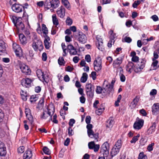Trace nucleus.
<instances>
[{
	"label": "nucleus",
	"mask_w": 159,
	"mask_h": 159,
	"mask_svg": "<svg viewBox=\"0 0 159 159\" xmlns=\"http://www.w3.org/2000/svg\"><path fill=\"white\" fill-rule=\"evenodd\" d=\"M45 6L48 9H49L50 7H52L51 1L49 0V1L46 0L44 3Z\"/></svg>",
	"instance_id": "obj_46"
},
{
	"label": "nucleus",
	"mask_w": 159,
	"mask_h": 159,
	"mask_svg": "<svg viewBox=\"0 0 159 159\" xmlns=\"http://www.w3.org/2000/svg\"><path fill=\"white\" fill-rule=\"evenodd\" d=\"M140 2L138 0L135 1L134 3H133L132 5V6L134 8H136L138 5L140 4Z\"/></svg>",
	"instance_id": "obj_59"
},
{
	"label": "nucleus",
	"mask_w": 159,
	"mask_h": 159,
	"mask_svg": "<svg viewBox=\"0 0 159 159\" xmlns=\"http://www.w3.org/2000/svg\"><path fill=\"white\" fill-rule=\"evenodd\" d=\"M86 92L87 96L92 99L94 95V86L92 84H87L86 85Z\"/></svg>",
	"instance_id": "obj_2"
},
{
	"label": "nucleus",
	"mask_w": 159,
	"mask_h": 159,
	"mask_svg": "<svg viewBox=\"0 0 159 159\" xmlns=\"http://www.w3.org/2000/svg\"><path fill=\"white\" fill-rule=\"evenodd\" d=\"M57 12L59 17L63 18L65 16V9L63 6H61L58 9Z\"/></svg>",
	"instance_id": "obj_14"
},
{
	"label": "nucleus",
	"mask_w": 159,
	"mask_h": 159,
	"mask_svg": "<svg viewBox=\"0 0 159 159\" xmlns=\"http://www.w3.org/2000/svg\"><path fill=\"white\" fill-rule=\"evenodd\" d=\"M121 99V95H118L117 99V100L115 102V105L116 107H118L119 106V103L120 102V101Z\"/></svg>",
	"instance_id": "obj_48"
},
{
	"label": "nucleus",
	"mask_w": 159,
	"mask_h": 159,
	"mask_svg": "<svg viewBox=\"0 0 159 159\" xmlns=\"http://www.w3.org/2000/svg\"><path fill=\"white\" fill-rule=\"evenodd\" d=\"M34 81V79L26 78L22 80L21 83L22 85L26 88H29L31 84Z\"/></svg>",
	"instance_id": "obj_9"
},
{
	"label": "nucleus",
	"mask_w": 159,
	"mask_h": 159,
	"mask_svg": "<svg viewBox=\"0 0 159 159\" xmlns=\"http://www.w3.org/2000/svg\"><path fill=\"white\" fill-rule=\"evenodd\" d=\"M58 64L60 65L64 66L65 63V62L62 57H59L58 59Z\"/></svg>",
	"instance_id": "obj_39"
},
{
	"label": "nucleus",
	"mask_w": 159,
	"mask_h": 159,
	"mask_svg": "<svg viewBox=\"0 0 159 159\" xmlns=\"http://www.w3.org/2000/svg\"><path fill=\"white\" fill-rule=\"evenodd\" d=\"M47 112L49 114L50 116V120H52V116L53 115L55 111V108L53 104L51 103H50L47 108Z\"/></svg>",
	"instance_id": "obj_7"
},
{
	"label": "nucleus",
	"mask_w": 159,
	"mask_h": 159,
	"mask_svg": "<svg viewBox=\"0 0 159 159\" xmlns=\"http://www.w3.org/2000/svg\"><path fill=\"white\" fill-rule=\"evenodd\" d=\"M50 40V38L49 37L48 35H46L45 37L44 43L45 48L47 49H49L50 47V43L48 42V41Z\"/></svg>",
	"instance_id": "obj_23"
},
{
	"label": "nucleus",
	"mask_w": 159,
	"mask_h": 159,
	"mask_svg": "<svg viewBox=\"0 0 159 159\" xmlns=\"http://www.w3.org/2000/svg\"><path fill=\"white\" fill-rule=\"evenodd\" d=\"M144 120L142 119H139L134 122L133 127L136 130H139L142 128L143 125Z\"/></svg>",
	"instance_id": "obj_6"
},
{
	"label": "nucleus",
	"mask_w": 159,
	"mask_h": 159,
	"mask_svg": "<svg viewBox=\"0 0 159 159\" xmlns=\"http://www.w3.org/2000/svg\"><path fill=\"white\" fill-rule=\"evenodd\" d=\"M154 143H152L151 144H149L147 148V149L149 151H151L152 150L153 148V146L154 145Z\"/></svg>",
	"instance_id": "obj_56"
},
{
	"label": "nucleus",
	"mask_w": 159,
	"mask_h": 159,
	"mask_svg": "<svg viewBox=\"0 0 159 159\" xmlns=\"http://www.w3.org/2000/svg\"><path fill=\"white\" fill-rule=\"evenodd\" d=\"M85 60L88 62H89L91 61V57L90 55H87L85 56Z\"/></svg>",
	"instance_id": "obj_61"
},
{
	"label": "nucleus",
	"mask_w": 159,
	"mask_h": 159,
	"mask_svg": "<svg viewBox=\"0 0 159 159\" xmlns=\"http://www.w3.org/2000/svg\"><path fill=\"white\" fill-rule=\"evenodd\" d=\"M43 151L44 153L47 155H50L51 154V151L47 147H44L43 148Z\"/></svg>",
	"instance_id": "obj_43"
},
{
	"label": "nucleus",
	"mask_w": 159,
	"mask_h": 159,
	"mask_svg": "<svg viewBox=\"0 0 159 159\" xmlns=\"http://www.w3.org/2000/svg\"><path fill=\"white\" fill-rule=\"evenodd\" d=\"M13 48L17 56L20 57L22 55V50L19 45L16 43H14Z\"/></svg>",
	"instance_id": "obj_8"
},
{
	"label": "nucleus",
	"mask_w": 159,
	"mask_h": 159,
	"mask_svg": "<svg viewBox=\"0 0 159 159\" xmlns=\"http://www.w3.org/2000/svg\"><path fill=\"white\" fill-rule=\"evenodd\" d=\"M21 20V18L16 20L15 25L18 30H23L25 28V26Z\"/></svg>",
	"instance_id": "obj_13"
},
{
	"label": "nucleus",
	"mask_w": 159,
	"mask_h": 159,
	"mask_svg": "<svg viewBox=\"0 0 159 159\" xmlns=\"http://www.w3.org/2000/svg\"><path fill=\"white\" fill-rule=\"evenodd\" d=\"M11 8L15 12L19 13L22 11L23 9L24 8V7L20 4L14 3L12 5Z\"/></svg>",
	"instance_id": "obj_10"
},
{
	"label": "nucleus",
	"mask_w": 159,
	"mask_h": 159,
	"mask_svg": "<svg viewBox=\"0 0 159 159\" xmlns=\"http://www.w3.org/2000/svg\"><path fill=\"white\" fill-rule=\"evenodd\" d=\"M27 118L29 120L30 122L32 123L33 122V117L31 113L26 115Z\"/></svg>",
	"instance_id": "obj_53"
},
{
	"label": "nucleus",
	"mask_w": 159,
	"mask_h": 159,
	"mask_svg": "<svg viewBox=\"0 0 159 159\" xmlns=\"http://www.w3.org/2000/svg\"><path fill=\"white\" fill-rule=\"evenodd\" d=\"M38 99V98L36 95H33L31 96L30 98V102H34Z\"/></svg>",
	"instance_id": "obj_45"
},
{
	"label": "nucleus",
	"mask_w": 159,
	"mask_h": 159,
	"mask_svg": "<svg viewBox=\"0 0 159 159\" xmlns=\"http://www.w3.org/2000/svg\"><path fill=\"white\" fill-rule=\"evenodd\" d=\"M109 33L110 34V40L115 41V39L116 37V34L113 33V31L112 30H110Z\"/></svg>",
	"instance_id": "obj_36"
},
{
	"label": "nucleus",
	"mask_w": 159,
	"mask_h": 159,
	"mask_svg": "<svg viewBox=\"0 0 159 159\" xmlns=\"http://www.w3.org/2000/svg\"><path fill=\"white\" fill-rule=\"evenodd\" d=\"M20 68L22 72L26 75H29L31 73V70L28 66L25 64L21 65Z\"/></svg>",
	"instance_id": "obj_12"
},
{
	"label": "nucleus",
	"mask_w": 159,
	"mask_h": 159,
	"mask_svg": "<svg viewBox=\"0 0 159 159\" xmlns=\"http://www.w3.org/2000/svg\"><path fill=\"white\" fill-rule=\"evenodd\" d=\"M104 110V107L103 105H101V107L98 108V109L96 111V113L98 115L101 114Z\"/></svg>",
	"instance_id": "obj_31"
},
{
	"label": "nucleus",
	"mask_w": 159,
	"mask_h": 159,
	"mask_svg": "<svg viewBox=\"0 0 159 159\" xmlns=\"http://www.w3.org/2000/svg\"><path fill=\"white\" fill-rule=\"evenodd\" d=\"M93 80H94L96 78V73L95 71H92L90 75Z\"/></svg>",
	"instance_id": "obj_55"
},
{
	"label": "nucleus",
	"mask_w": 159,
	"mask_h": 159,
	"mask_svg": "<svg viewBox=\"0 0 159 159\" xmlns=\"http://www.w3.org/2000/svg\"><path fill=\"white\" fill-rule=\"evenodd\" d=\"M102 61L99 58L96 59L94 61L93 66L95 70L98 72L101 70L102 68Z\"/></svg>",
	"instance_id": "obj_5"
},
{
	"label": "nucleus",
	"mask_w": 159,
	"mask_h": 159,
	"mask_svg": "<svg viewBox=\"0 0 159 159\" xmlns=\"http://www.w3.org/2000/svg\"><path fill=\"white\" fill-rule=\"evenodd\" d=\"M153 62L152 64L151 69L152 70H156L159 67V66H158L157 64L158 63V61L152 58Z\"/></svg>",
	"instance_id": "obj_22"
},
{
	"label": "nucleus",
	"mask_w": 159,
	"mask_h": 159,
	"mask_svg": "<svg viewBox=\"0 0 159 159\" xmlns=\"http://www.w3.org/2000/svg\"><path fill=\"white\" fill-rule=\"evenodd\" d=\"M146 61L144 59H142L140 60V62L138 64L139 66L141 67L142 68L144 67Z\"/></svg>",
	"instance_id": "obj_42"
},
{
	"label": "nucleus",
	"mask_w": 159,
	"mask_h": 159,
	"mask_svg": "<svg viewBox=\"0 0 159 159\" xmlns=\"http://www.w3.org/2000/svg\"><path fill=\"white\" fill-rule=\"evenodd\" d=\"M52 21L54 25L57 26L58 25V20L57 19L56 15L54 14L52 16Z\"/></svg>",
	"instance_id": "obj_38"
},
{
	"label": "nucleus",
	"mask_w": 159,
	"mask_h": 159,
	"mask_svg": "<svg viewBox=\"0 0 159 159\" xmlns=\"http://www.w3.org/2000/svg\"><path fill=\"white\" fill-rule=\"evenodd\" d=\"M25 150V147L23 146H20L18 149V152L19 153H22L24 152Z\"/></svg>",
	"instance_id": "obj_54"
},
{
	"label": "nucleus",
	"mask_w": 159,
	"mask_h": 159,
	"mask_svg": "<svg viewBox=\"0 0 159 159\" xmlns=\"http://www.w3.org/2000/svg\"><path fill=\"white\" fill-rule=\"evenodd\" d=\"M156 127V125L155 123H153L152 125L148 129L147 132L148 134H150L153 133L155 131Z\"/></svg>",
	"instance_id": "obj_27"
},
{
	"label": "nucleus",
	"mask_w": 159,
	"mask_h": 159,
	"mask_svg": "<svg viewBox=\"0 0 159 159\" xmlns=\"http://www.w3.org/2000/svg\"><path fill=\"white\" fill-rule=\"evenodd\" d=\"M67 49L69 51L70 55H74L77 54V52L72 45H68L67 46Z\"/></svg>",
	"instance_id": "obj_18"
},
{
	"label": "nucleus",
	"mask_w": 159,
	"mask_h": 159,
	"mask_svg": "<svg viewBox=\"0 0 159 159\" xmlns=\"http://www.w3.org/2000/svg\"><path fill=\"white\" fill-rule=\"evenodd\" d=\"M75 122V120L73 119H71L70 120L69 124L70 126V127H71L73 126V124Z\"/></svg>",
	"instance_id": "obj_60"
},
{
	"label": "nucleus",
	"mask_w": 159,
	"mask_h": 159,
	"mask_svg": "<svg viewBox=\"0 0 159 159\" xmlns=\"http://www.w3.org/2000/svg\"><path fill=\"white\" fill-rule=\"evenodd\" d=\"M62 2L67 8L69 9L70 8V3L67 0H65Z\"/></svg>",
	"instance_id": "obj_50"
},
{
	"label": "nucleus",
	"mask_w": 159,
	"mask_h": 159,
	"mask_svg": "<svg viewBox=\"0 0 159 159\" xmlns=\"http://www.w3.org/2000/svg\"><path fill=\"white\" fill-rule=\"evenodd\" d=\"M91 120V117L90 116H87L86 118L85 122L86 123L88 124H90Z\"/></svg>",
	"instance_id": "obj_57"
},
{
	"label": "nucleus",
	"mask_w": 159,
	"mask_h": 159,
	"mask_svg": "<svg viewBox=\"0 0 159 159\" xmlns=\"http://www.w3.org/2000/svg\"><path fill=\"white\" fill-rule=\"evenodd\" d=\"M51 3L52 7L56 8L59 6L60 2L59 0H52Z\"/></svg>",
	"instance_id": "obj_28"
},
{
	"label": "nucleus",
	"mask_w": 159,
	"mask_h": 159,
	"mask_svg": "<svg viewBox=\"0 0 159 159\" xmlns=\"http://www.w3.org/2000/svg\"><path fill=\"white\" fill-rule=\"evenodd\" d=\"M114 124V121L111 119H109L107 121L106 123L107 127L111 128Z\"/></svg>",
	"instance_id": "obj_32"
},
{
	"label": "nucleus",
	"mask_w": 159,
	"mask_h": 159,
	"mask_svg": "<svg viewBox=\"0 0 159 159\" xmlns=\"http://www.w3.org/2000/svg\"><path fill=\"white\" fill-rule=\"evenodd\" d=\"M139 60V57L137 56L133 57L132 58L131 60L134 62H137Z\"/></svg>",
	"instance_id": "obj_63"
},
{
	"label": "nucleus",
	"mask_w": 159,
	"mask_h": 159,
	"mask_svg": "<svg viewBox=\"0 0 159 159\" xmlns=\"http://www.w3.org/2000/svg\"><path fill=\"white\" fill-rule=\"evenodd\" d=\"M32 46L35 51L39 50L40 51L43 50V46L42 42L40 40H38L36 42H34Z\"/></svg>",
	"instance_id": "obj_3"
},
{
	"label": "nucleus",
	"mask_w": 159,
	"mask_h": 159,
	"mask_svg": "<svg viewBox=\"0 0 159 159\" xmlns=\"http://www.w3.org/2000/svg\"><path fill=\"white\" fill-rule=\"evenodd\" d=\"M102 89L100 86H97L96 89V92L98 94H100L102 93Z\"/></svg>",
	"instance_id": "obj_52"
},
{
	"label": "nucleus",
	"mask_w": 159,
	"mask_h": 159,
	"mask_svg": "<svg viewBox=\"0 0 159 159\" xmlns=\"http://www.w3.org/2000/svg\"><path fill=\"white\" fill-rule=\"evenodd\" d=\"M140 137V134H138L136 136L134 137L130 141L131 143H135L138 140V138Z\"/></svg>",
	"instance_id": "obj_44"
},
{
	"label": "nucleus",
	"mask_w": 159,
	"mask_h": 159,
	"mask_svg": "<svg viewBox=\"0 0 159 159\" xmlns=\"http://www.w3.org/2000/svg\"><path fill=\"white\" fill-rule=\"evenodd\" d=\"M32 156V153L31 150L28 149L24 153L23 156V159H30Z\"/></svg>",
	"instance_id": "obj_19"
},
{
	"label": "nucleus",
	"mask_w": 159,
	"mask_h": 159,
	"mask_svg": "<svg viewBox=\"0 0 159 159\" xmlns=\"http://www.w3.org/2000/svg\"><path fill=\"white\" fill-rule=\"evenodd\" d=\"M20 41L22 44H25L26 43V38L23 34H20L19 35Z\"/></svg>",
	"instance_id": "obj_30"
},
{
	"label": "nucleus",
	"mask_w": 159,
	"mask_h": 159,
	"mask_svg": "<svg viewBox=\"0 0 159 159\" xmlns=\"http://www.w3.org/2000/svg\"><path fill=\"white\" fill-rule=\"evenodd\" d=\"M143 69L139 65L138 66H136L134 68V70L136 72H140Z\"/></svg>",
	"instance_id": "obj_51"
},
{
	"label": "nucleus",
	"mask_w": 159,
	"mask_h": 159,
	"mask_svg": "<svg viewBox=\"0 0 159 159\" xmlns=\"http://www.w3.org/2000/svg\"><path fill=\"white\" fill-rule=\"evenodd\" d=\"M49 116V114L47 111L44 110L42 115L40 116V118L41 119L46 120Z\"/></svg>",
	"instance_id": "obj_33"
},
{
	"label": "nucleus",
	"mask_w": 159,
	"mask_h": 159,
	"mask_svg": "<svg viewBox=\"0 0 159 159\" xmlns=\"http://www.w3.org/2000/svg\"><path fill=\"white\" fill-rule=\"evenodd\" d=\"M115 40H110L108 43L107 46L108 47L110 48L112 46V44H114Z\"/></svg>",
	"instance_id": "obj_62"
},
{
	"label": "nucleus",
	"mask_w": 159,
	"mask_h": 159,
	"mask_svg": "<svg viewBox=\"0 0 159 159\" xmlns=\"http://www.w3.org/2000/svg\"><path fill=\"white\" fill-rule=\"evenodd\" d=\"M148 157L146 155L144 154L143 152H141L139 154L138 159H147Z\"/></svg>",
	"instance_id": "obj_40"
},
{
	"label": "nucleus",
	"mask_w": 159,
	"mask_h": 159,
	"mask_svg": "<svg viewBox=\"0 0 159 159\" xmlns=\"http://www.w3.org/2000/svg\"><path fill=\"white\" fill-rule=\"evenodd\" d=\"M6 154V148L4 143L0 142V156H4Z\"/></svg>",
	"instance_id": "obj_15"
},
{
	"label": "nucleus",
	"mask_w": 159,
	"mask_h": 159,
	"mask_svg": "<svg viewBox=\"0 0 159 159\" xmlns=\"http://www.w3.org/2000/svg\"><path fill=\"white\" fill-rule=\"evenodd\" d=\"M109 146L108 143L107 142H105L102 145L101 148V150L102 152H103L106 154L109 153Z\"/></svg>",
	"instance_id": "obj_17"
},
{
	"label": "nucleus",
	"mask_w": 159,
	"mask_h": 159,
	"mask_svg": "<svg viewBox=\"0 0 159 159\" xmlns=\"http://www.w3.org/2000/svg\"><path fill=\"white\" fill-rule=\"evenodd\" d=\"M139 100V98L137 97L134 99L133 101L131 103L130 106L132 108H134L136 107Z\"/></svg>",
	"instance_id": "obj_26"
},
{
	"label": "nucleus",
	"mask_w": 159,
	"mask_h": 159,
	"mask_svg": "<svg viewBox=\"0 0 159 159\" xmlns=\"http://www.w3.org/2000/svg\"><path fill=\"white\" fill-rule=\"evenodd\" d=\"M134 64L132 62H129L126 66V70L130 73L131 72L134 67Z\"/></svg>",
	"instance_id": "obj_25"
},
{
	"label": "nucleus",
	"mask_w": 159,
	"mask_h": 159,
	"mask_svg": "<svg viewBox=\"0 0 159 159\" xmlns=\"http://www.w3.org/2000/svg\"><path fill=\"white\" fill-rule=\"evenodd\" d=\"M37 76L40 80H44V75L42 70L39 69H37L36 71Z\"/></svg>",
	"instance_id": "obj_24"
},
{
	"label": "nucleus",
	"mask_w": 159,
	"mask_h": 159,
	"mask_svg": "<svg viewBox=\"0 0 159 159\" xmlns=\"http://www.w3.org/2000/svg\"><path fill=\"white\" fill-rule=\"evenodd\" d=\"M93 125L92 124L87 125L86 126L87 129V134L89 137L91 139H93L95 141H98V133H94L93 130Z\"/></svg>",
	"instance_id": "obj_1"
},
{
	"label": "nucleus",
	"mask_w": 159,
	"mask_h": 159,
	"mask_svg": "<svg viewBox=\"0 0 159 159\" xmlns=\"http://www.w3.org/2000/svg\"><path fill=\"white\" fill-rule=\"evenodd\" d=\"M159 109V104L154 103L152 106V112L153 115H156L158 114Z\"/></svg>",
	"instance_id": "obj_20"
},
{
	"label": "nucleus",
	"mask_w": 159,
	"mask_h": 159,
	"mask_svg": "<svg viewBox=\"0 0 159 159\" xmlns=\"http://www.w3.org/2000/svg\"><path fill=\"white\" fill-rule=\"evenodd\" d=\"M157 93V90L156 89H152L150 93V95L151 96L156 95Z\"/></svg>",
	"instance_id": "obj_58"
},
{
	"label": "nucleus",
	"mask_w": 159,
	"mask_h": 159,
	"mask_svg": "<svg viewBox=\"0 0 159 159\" xmlns=\"http://www.w3.org/2000/svg\"><path fill=\"white\" fill-rule=\"evenodd\" d=\"M89 148L90 149H93L95 152L98 151L100 148L99 144H95L94 141H91L88 143Z\"/></svg>",
	"instance_id": "obj_11"
},
{
	"label": "nucleus",
	"mask_w": 159,
	"mask_h": 159,
	"mask_svg": "<svg viewBox=\"0 0 159 159\" xmlns=\"http://www.w3.org/2000/svg\"><path fill=\"white\" fill-rule=\"evenodd\" d=\"M115 83V81L114 80H112L111 82V84L108 83L107 84H106V87L108 88V90L109 91H111L112 90L113 88V85Z\"/></svg>",
	"instance_id": "obj_35"
},
{
	"label": "nucleus",
	"mask_w": 159,
	"mask_h": 159,
	"mask_svg": "<svg viewBox=\"0 0 159 159\" xmlns=\"http://www.w3.org/2000/svg\"><path fill=\"white\" fill-rule=\"evenodd\" d=\"M122 58L121 57L117 58L114 61L113 64L114 67L117 68L119 67L122 62Z\"/></svg>",
	"instance_id": "obj_21"
},
{
	"label": "nucleus",
	"mask_w": 159,
	"mask_h": 159,
	"mask_svg": "<svg viewBox=\"0 0 159 159\" xmlns=\"http://www.w3.org/2000/svg\"><path fill=\"white\" fill-rule=\"evenodd\" d=\"M78 40L82 43H85L87 41V38L85 35L81 32H79Z\"/></svg>",
	"instance_id": "obj_16"
},
{
	"label": "nucleus",
	"mask_w": 159,
	"mask_h": 159,
	"mask_svg": "<svg viewBox=\"0 0 159 159\" xmlns=\"http://www.w3.org/2000/svg\"><path fill=\"white\" fill-rule=\"evenodd\" d=\"M122 146L121 141L120 140H118L116 143L114 147L120 149Z\"/></svg>",
	"instance_id": "obj_47"
},
{
	"label": "nucleus",
	"mask_w": 159,
	"mask_h": 159,
	"mask_svg": "<svg viewBox=\"0 0 159 159\" xmlns=\"http://www.w3.org/2000/svg\"><path fill=\"white\" fill-rule=\"evenodd\" d=\"M66 24L68 25H70L72 23V20L69 17H68L66 20Z\"/></svg>",
	"instance_id": "obj_49"
},
{
	"label": "nucleus",
	"mask_w": 159,
	"mask_h": 159,
	"mask_svg": "<svg viewBox=\"0 0 159 159\" xmlns=\"http://www.w3.org/2000/svg\"><path fill=\"white\" fill-rule=\"evenodd\" d=\"M87 74L86 73H83L80 79L81 82L82 83H85L87 80Z\"/></svg>",
	"instance_id": "obj_37"
},
{
	"label": "nucleus",
	"mask_w": 159,
	"mask_h": 159,
	"mask_svg": "<svg viewBox=\"0 0 159 159\" xmlns=\"http://www.w3.org/2000/svg\"><path fill=\"white\" fill-rule=\"evenodd\" d=\"M151 18L154 21H156L158 20V16L156 15H154L152 16Z\"/></svg>",
	"instance_id": "obj_64"
},
{
	"label": "nucleus",
	"mask_w": 159,
	"mask_h": 159,
	"mask_svg": "<svg viewBox=\"0 0 159 159\" xmlns=\"http://www.w3.org/2000/svg\"><path fill=\"white\" fill-rule=\"evenodd\" d=\"M5 50V43L3 41L0 40V52H3Z\"/></svg>",
	"instance_id": "obj_34"
},
{
	"label": "nucleus",
	"mask_w": 159,
	"mask_h": 159,
	"mask_svg": "<svg viewBox=\"0 0 159 159\" xmlns=\"http://www.w3.org/2000/svg\"><path fill=\"white\" fill-rule=\"evenodd\" d=\"M42 30L43 34H45L46 36L47 35V34L48 33V30L46 25L43 24L42 25Z\"/></svg>",
	"instance_id": "obj_41"
},
{
	"label": "nucleus",
	"mask_w": 159,
	"mask_h": 159,
	"mask_svg": "<svg viewBox=\"0 0 159 159\" xmlns=\"http://www.w3.org/2000/svg\"><path fill=\"white\" fill-rule=\"evenodd\" d=\"M119 149L118 148L114 147L111 149V154L112 157L116 155L120 151Z\"/></svg>",
	"instance_id": "obj_29"
},
{
	"label": "nucleus",
	"mask_w": 159,
	"mask_h": 159,
	"mask_svg": "<svg viewBox=\"0 0 159 159\" xmlns=\"http://www.w3.org/2000/svg\"><path fill=\"white\" fill-rule=\"evenodd\" d=\"M96 47L99 50L102 51L104 49V48L103 45V40L102 37L100 35H97L96 36Z\"/></svg>",
	"instance_id": "obj_4"
}]
</instances>
